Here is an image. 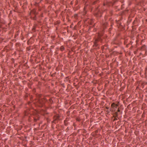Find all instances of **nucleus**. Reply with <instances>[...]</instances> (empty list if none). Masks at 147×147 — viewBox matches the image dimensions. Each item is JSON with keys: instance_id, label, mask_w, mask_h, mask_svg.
<instances>
[{"instance_id": "obj_1", "label": "nucleus", "mask_w": 147, "mask_h": 147, "mask_svg": "<svg viewBox=\"0 0 147 147\" xmlns=\"http://www.w3.org/2000/svg\"><path fill=\"white\" fill-rule=\"evenodd\" d=\"M111 106L113 107H116L117 106V104H115L114 103H113L111 105Z\"/></svg>"}, {"instance_id": "obj_2", "label": "nucleus", "mask_w": 147, "mask_h": 147, "mask_svg": "<svg viewBox=\"0 0 147 147\" xmlns=\"http://www.w3.org/2000/svg\"><path fill=\"white\" fill-rule=\"evenodd\" d=\"M118 111H119V110H118Z\"/></svg>"}]
</instances>
